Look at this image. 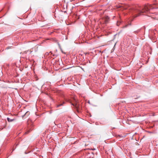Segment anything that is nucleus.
I'll use <instances>...</instances> for the list:
<instances>
[{
	"mask_svg": "<svg viewBox=\"0 0 158 158\" xmlns=\"http://www.w3.org/2000/svg\"><path fill=\"white\" fill-rule=\"evenodd\" d=\"M118 7H122L123 9H128L129 12L135 18L143 15L158 20V14H156L155 12L158 8H155L151 5H145L142 7L137 5H119Z\"/></svg>",
	"mask_w": 158,
	"mask_h": 158,
	"instance_id": "f257e3e1",
	"label": "nucleus"
},
{
	"mask_svg": "<svg viewBox=\"0 0 158 158\" xmlns=\"http://www.w3.org/2000/svg\"><path fill=\"white\" fill-rule=\"evenodd\" d=\"M103 23L107 24L110 21V18L108 16H106L103 18L102 19Z\"/></svg>",
	"mask_w": 158,
	"mask_h": 158,
	"instance_id": "f03ea898",
	"label": "nucleus"
},
{
	"mask_svg": "<svg viewBox=\"0 0 158 158\" xmlns=\"http://www.w3.org/2000/svg\"><path fill=\"white\" fill-rule=\"evenodd\" d=\"M65 103V102H62V103H61L60 104H58L57 106V107H59V106H62L63 105V104H64Z\"/></svg>",
	"mask_w": 158,
	"mask_h": 158,
	"instance_id": "7ed1b4c3",
	"label": "nucleus"
},
{
	"mask_svg": "<svg viewBox=\"0 0 158 158\" xmlns=\"http://www.w3.org/2000/svg\"><path fill=\"white\" fill-rule=\"evenodd\" d=\"M7 120L8 122H11L13 121L14 120V119H10V118H7Z\"/></svg>",
	"mask_w": 158,
	"mask_h": 158,
	"instance_id": "20e7f679",
	"label": "nucleus"
},
{
	"mask_svg": "<svg viewBox=\"0 0 158 158\" xmlns=\"http://www.w3.org/2000/svg\"><path fill=\"white\" fill-rule=\"evenodd\" d=\"M32 130L31 129H30L29 130H28L26 132H25V134H28V133H29V132L31 131Z\"/></svg>",
	"mask_w": 158,
	"mask_h": 158,
	"instance_id": "39448f33",
	"label": "nucleus"
},
{
	"mask_svg": "<svg viewBox=\"0 0 158 158\" xmlns=\"http://www.w3.org/2000/svg\"><path fill=\"white\" fill-rule=\"evenodd\" d=\"M31 52H32V51H31L30 50V51L28 50L27 51H25V52H26V53H27V52H28L29 54H30V53H31Z\"/></svg>",
	"mask_w": 158,
	"mask_h": 158,
	"instance_id": "423d86ee",
	"label": "nucleus"
},
{
	"mask_svg": "<svg viewBox=\"0 0 158 158\" xmlns=\"http://www.w3.org/2000/svg\"><path fill=\"white\" fill-rule=\"evenodd\" d=\"M140 31V30H137V31H134V32L135 33V34H136L137 33H138V32H139Z\"/></svg>",
	"mask_w": 158,
	"mask_h": 158,
	"instance_id": "0eeeda50",
	"label": "nucleus"
},
{
	"mask_svg": "<svg viewBox=\"0 0 158 158\" xmlns=\"http://www.w3.org/2000/svg\"><path fill=\"white\" fill-rule=\"evenodd\" d=\"M64 99L66 102H69V99H67L65 98H64Z\"/></svg>",
	"mask_w": 158,
	"mask_h": 158,
	"instance_id": "6e6552de",
	"label": "nucleus"
},
{
	"mask_svg": "<svg viewBox=\"0 0 158 158\" xmlns=\"http://www.w3.org/2000/svg\"><path fill=\"white\" fill-rule=\"evenodd\" d=\"M120 23V22H119V21H118L117 24V25L118 26L119 25Z\"/></svg>",
	"mask_w": 158,
	"mask_h": 158,
	"instance_id": "1a4fd4ad",
	"label": "nucleus"
},
{
	"mask_svg": "<svg viewBox=\"0 0 158 158\" xmlns=\"http://www.w3.org/2000/svg\"><path fill=\"white\" fill-rule=\"evenodd\" d=\"M72 105H73L74 106H75L76 108L77 107V105H75L74 104H72Z\"/></svg>",
	"mask_w": 158,
	"mask_h": 158,
	"instance_id": "9d476101",
	"label": "nucleus"
},
{
	"mask_svg": "<svg viewBox=\"0 0 158 158\" xmlns=\"http://www.w3.org/2000/svg\"><path fill=\"white\" fill-rule=\"evenodd\" d=\"M49 53H48V52H46V53H45V55H49Z\"/></svg>",
	"mask_w": 158,
	"mask_h": 158,
	"instance_id": "9b49d317",
	"label": "nucleus"
},
{
	"mask_svg": "<svg viewBox=\"0 0 158 158\" xmlns=\"http://www.w3.org/2000/svg\"><path fill=\"white\" fill-rule=\"evenodd\" d=\"M128 25H125V26L124 27H126L128 26Z\"/></svg>",
	"mask_w": 158,
	"mask_h": 158,
	"instance_id": "f8f14e48",
	"label": "nucleus"
},
{
	"mask_svg": "<svg viewBox=\"0 0 158 158\" xmlns=\"http://www.w3.org/2000/svg\"><path fill=\"white\" fill-rule=\"evenodd\" d=\"M9 49V47H7V48H6V49Z\"/></svg>",
	"mask_w": 158,
	"mask_h": 158,
	"instance_id": "ddd939ff",
	"label": "nucleus"
},
{
	"mask_svg": "<svg viewBox=\"0 0 158 158\" xmlns=\"http://www.w3.org/2000/svg\"><path fill=\"white\" fill-rule=\"evenodd\" d=\"M62 52L63 53H64V54H65V53L64 52H63V51H62Z\"/></svg>",
	"mask_w": 158,
	"mask_h": 158,
	"instance_id": "4468645a",
	"label": "nucleus"
}]
</instances>
